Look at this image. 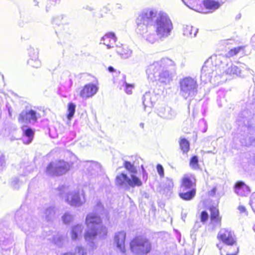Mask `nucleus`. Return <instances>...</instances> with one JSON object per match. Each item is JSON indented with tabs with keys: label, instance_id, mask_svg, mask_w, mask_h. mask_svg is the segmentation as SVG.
<instances>
[{
	"label": "nucleus",
	"instance_id": "1",
	"mask_svg": "<svg viewBox=\"0 0 255 255\" xmlns=\"http://www.w3.org/2000/svg\"><path fill=\"white\" fill-rule=\"evenodd\" d=\"M174 65V62L164 58L149 65L146 70L148 79L151 81H159L164 84H168L172 80V74L168 69Z\"/></svg>",
	"mask_w": 255,
	"mask_h": 255
},
{
	"label": "nucleus",
	"instance_id": "2",
	"mask_svg": "<svg viewBox=\"0 0 255 255\" xmlns=\"http://www.w3.org/2000/svg\"><path fill=\"white\" fill-rule=\"evenodd\" d=\"M102 223V220L100 216L96 213L88 214L85 218V224L88 227H93L87 230L84 234V238L86 240H90L98 237L99 238H105L108 234V230L106 226L102 225L98 227H94Z\"/></svg>",
	"mask_w": 255,
	"mask_h": 255
},
{
	"label": "nucleus",
	"instance_id": "3",
	"mask_svg": "<svg viewBox=\"0 0 255 255\" xmlns=\"http://www.w3.org/2000/svg\"><path fill=\"white\" fill-rule=\"evenodd\" d=\"M152 27L159 36V39L162 40L169 37L173 28V23L169 16L162 11L158 12Z\"/></svg>",
	"mask_w": 255,
	"mask_h": 255
},
{
	"label": "nucleus",
	"instance_id": "4",
	"mask_svg": "<svg viewBox=\"0 0 255 255\" xmlns=\"http://www.w3.org/2000/svg\"><path fill=\"white\" fill-rule=\"evenodd\" d=\"M158 15L157 10L153 8L143 10L137 17L135 23L136 31L140 34H143L148 26H152Z\"/></svg>",
	"mask_w": 255,
	"mask_h": 255
},
{
	"label": "nucleus",
	"instance_id": "5",
	"mask_svg": "<svg viewBox=\"0 0 255 255\" xmlns=\"http://www.w3.org/2000/svg\"><path fill=\"white\" fill-rule=\"evenodd\" d=\"M129 246L130 251L137 255H147L152 249L150 240L142 235L134 237L130 240Z\"/></svg>",
	"mask_w": 255,
	"mask_h": 255
},
{
	"label": "nucleus",
	"instance_id": "6",
	"mask_svg": "<svg viewBox=\"0 0 255 255\" xmlns=\"http://www.w3.org/2000/svg\"><path fill=\"white\" fill-rule=\"evenodd\" d=\"M180 94L185 99L193 97L197 92L198 84L196 80L191 77H185L180 81Z\"/></svg>",
	"mask_w": 255,
	"mask_h": 255
},
{
	"label": "nucleus",
	"instance_id": "7",
	"mask_svg": "<svg viewBox=\"0 0 255 255\" xmlns=\"http://www.w3.org/2000/svg\"><path fill=\"white\" fill-rule=\"evenodd\" d=\"M220 56L214 55L208 59L203 66L201 70V78L206 82L210 80L213 75V72L216 70V67L221 62Z\"/></svg>",
	"mask_w": 255,
	"mask_h": 255
},
{
	"label": "nucleus",
	"instance_id": "8",
	"mask_svg": "<svg viewBox=\"0 0 255 255\" xmlns=\"http://www.w3.org/2000/svg\"><path fill=\"white\" fill-rule=\"evenodd\" d=\"M115 184L118 186L132 188L139 187L142 185V181L137 176L131 174L129 178L127 174L124 173H121L116 177Z\"/></svg>",
	"mask_w": 255,
	"mask_h": 255
},
{
	"label": "nucleus",
	"instance_id": "9",
	"mask_svg": "<svg viewBox=\"0 0 255 255\" xmlns=\"http://www.w3.org/2000/svg\"><path fill=\"white\" fill-rule=\"evenodd\" d=\"M39 117V114H37L35 111L26 110L19 114L18 122L21 124H28L31 122H35Z\"/></svg>",
	"mask_w": 255,
	"mask_h": 255
},
{
	"label": "nucleus",
	"instance_id": "10",
	"mask_svg": "<svg viewBox=\"0 0 255 255\" xmlns=\"http://www.w3.org/2000/svg\"><path fill=\"white\" fill-rule=\"evenodd\" d=\"M217 239L227 245H237L235 236L234 233L229 229L221 230L217 235Z\"/></svg>",
	"mask_w": 255,
	"mask_h": 255
},
{
	"label": "nucleus",
	"instance_id": "11",
	"mask_svg": "<svg viewBox=\"0 0 255 255\" xmlns=\"http://www.w3.org/2000/svg\"><path fill=\"white\" fill-rule=\"evenodd\" d=\"M223 73L226 75L230 76H239L240 77H244V75L242 74V72L245 71L243 70L244 67L241 69V67H238L236 65L233 64L231 62L227 63L225 66L222 67Z\"/></svg>",
	"mask_w": 255,
	"mask_h": 255
},
{
	"label": "nucleus",
	"instance_id": "12",
	"mask_svg": "<svg viewBox=\"0 0 255 255\" xmlns=\"http://www.w3.org/2000/svg\"><path fill=\"white\" fill-rule=\"evenodd\" d=\"M98 87L93 83L85 85L80 92V96L83 99H88L94 96L98 91Z\"/></svg>",
	"mask_w": 255,
	"mask_h": 255
},
{
	"label": "nucleus",
	"instance_id": "13",
	"mask_svg": "<svg viewBox=\"0 0 255 255\" xmlns=\"http://www.w3.org/2000/svg\"><path fill=\"white\" fill-rule=\"evenodd\" d=\"M127 234L124 231L116 233L114 236V243L122 253L126 252V240Z\"/></svg>",
	"mask_w": 255,
	"mask_h": 255
},
{
	"label": "nucleus",
	"instance_id": "14",
	"mask_svg": "<svg viewBox=\"0 0 255 255\" xmlns=\"http://www.w3.org/2000/svg\"><path fill=\"white\" fill-rule=\"evenodd\" d=\"M29 58L27 60V64L33 68H38L41 67V63L38 58V51L36 49L30 48L28 50Z\"/></svg>",
	"mask_w": 255,
	"mask_h": 255
},
{
	"label": "nucleus",
	"instance_id": "15",
	"mask_svg": "<svg viewBox=\"0 0 255 255\" xmlns=\"http://www.w3.org/2000/svg\"><path fill=\"white\" fill-rule=\"evenodd\" d=\"M141 35L146 41L150 43H154L159 39V36L152 26L146 27L144 33Z\"/></svg>",
	"mask_w": 255,
	"mask_h": 255
},
{
	"label": "nucleus",
	"instance_id": "16",
	"mask_svg": "<svg viewBox=\"0 0 255 255\" xmlns=\"http://www.w3.org/2000/svg\"><path fill=\"white\" fill-rule=\"evenodd\" d=\"M158 115L162 118L171 120L175 118V112L168 106H162L158 110Z\"/></svg>",
	"mask_w": 255,
	"mask_h": 255
},
{
	"label": "nucleus",
	"instance_id": "17",
	"mask_svg": "<svg viewBox=\"0 0 255 255\" xmlns=\"http://www.w3.org/2000/svg\"><path fill=\"white\" fill-rule=\"evenodd\" d=\"M65 200L69 205L73 206H79L82 204L80 194L78 192L68 193Z\"/></svg>",
	"mask_w": 255,
	"mask_h": 255
},
{
	"label": "nucleus",
	"instance_id": "18",
	"mask_svg": "<svg viewBox=\"0 0 255 255\" xmlns=\"http://www.w3.org/2000/svg\"><path fill=\"white\" fill-rule=\"evenodd\" d=\"M234 188L235 193L241 196H246L250 193V188L243 181L237 182Z\"/></svg>",
	"mask_w": 255,
	"mask_h": 255
},
{
	"label": "nucleus",
	"instance_id": "19",
	"mask_svg": "<svg viewBox=\"0 0 255 255\" xmlns=\"http://www.w3.org/2000/svg\"><path fill=\"white\" fill-rule=\"evenodd\" d=\"M116 41L115 35L113 32L106 34L102 37L100 43H103L107 46L108 49L114 47V45Z\"/></svg>",
	"mask_w": 255,
	"mask_h": 255
},
{
	"label": "nucleus",
	"instance_id": "20",
	"mask_svg": "<svg viewBox=\"0 0 255 255\" xmlns=\"http://www.w3.org/2000/svg\"><path fill=\"white\" fill-rule=\"evenodd\" d=\"M116 52L123 59H128L132 55V51L128 46L121 44V46H117Z\"/></svg>",
	"mask_w": 255,
	"mask_h": 255
},
{
	"label": "nucleus",
	"instance_id": "21",
	"mask_svg": "<svg viewBox=\"0 0 255 255\" xmlns=\"http://www.w3.org/2000/svg\"><path fill=\"white\" fill-rule=\"evenodd\" d=\"M210 212V220L212 223L217 225H221L222 217L220 216L219 209L215 206L209 208Z\"/></svg>",
	"mask_w": 255,
	"mask_h": 255
},
{
	"label": "nucleus",
	"instance_id": "22",
	"mask_svg": "<svg viewBox=\"0 0 255 255\" xmlns=\"http://www.w3.org/2000/svg\"><path fill=\"white\" fill-rule=\"evenodd\" d=\"M195 185L196 183L195 178L193 177V179H192L190 177L185 175L181 180L180 188L181 189H182L183 190H184L185 189H190Z\"/></svg>",
	"mask_w": 255,
	"mask_h": 255
},
{
	"label": "nucleus",
	"instance_id": "23",
	"mask_svg": "<svg viewBox=\"0 0 255 255\" xmlns=\"http://www.w3.org/2000/svg\"><path fill=\"white\" fill-rule=\"evenodd\" d=\"M23 131L22 140L24 144H29L31 142L34 135V131L30 128L22 127Z\"/></svg>",
	"mask_w": 255,
	"mask_h": 255
},
{
	"label": "nucleus",
	"instance_id": "24",
	"mask_svg": "<svg viewBox=\"0 0 255 255\" xmlns=\"http://www.w3.org/2000/svg\"><path fill=\"white\" fill-rule=\"evenodd\" d=\"M84 227L82 225L77 224L72 228L71 232V238L73 240H77L83 233Z\"/></svg>",
	"mask_w": 255,
	"mask_h": 255
},
{
	"label": "nucleus",
	"instance_id": "25",
	"mask_svg": "<svg viewBox=\"0 0 255 255\" xmlns=\"http://www.w3.org/2000/svg\"><path fill=\"white\" fill-rule=\"evenodd\" d=\"M196 193V189L193 188L190 190L185 192H180L179 193V197L183 200L189 201L194 198Z\"/></svg>",
	"mask_w": 255,
	"mask_h": 255
},
{
	"label": "nucleus",
	"instance_id": "26",
	"mask_svg": "<svg viewBox=\"0 0 255 255\" xmlns=\"http://www.w3.org/2000/svg\"><path fill=\"white\" fill-rule=\"evenodd\" d=\"M153 95L150 92H146L143 95L142 98V103L144 108L151 107L153 106V103L155 102L154 99H153Z\"/></svg>",
	"mask_w": 255,
	"mask_h": 255
},
{
	"label": "nucleus",
	"instance_id": "27",
	"mask_svg": "<svg viewBox=\"0 0 255 255\" xmlns=\"http://www.w3.org/2000/svg\"><path fill=\"white\" fill-rule=\"evenodd\" d=\"M183 34L189 37H195L198 32V29L193 28L192 26L186 25L183 26Z\"/></svg>",
	"mask_w": 255,
	"mask_h": 255
},
{
	"label": "nucleus",
	"instance_id": "28",
	"mask_svg": "<svg viewBox=\"0 0 255 255\" xmlns=\"http://www.w3.org/2000/svg\"><path fill=\"white\" fill-rule=\"evenodd\" d=\"M70 168V166L68 165H64V166L56 167L52 173V175L56 176H61L65 174L69 170Z\"/></svg>",
	"mask_w": 255,
	"mask_h": 255
},
{
	"label": "nucleus",
	"instance_id": "29",
	"mask_svg": "<svg viewBox=\"0 0 255 255\" xmlns=\"http://www.w3.org/2000/svg\"><path fill=\"white\" fill-rule=\"evenodd\" d=\"M204 5L206 8L211 10H215L220 6V4L218 2L212 0H204Z\"/></svg>",
	"mask_w": 255,
	"mask_h": 255
},
{
	"label": "nucleus",
	"instance_id": "30",
	"mask_svg": "<svg viewBox=\"0 0 255 255\" xmlns=\"http://www.w3.org/2000/svg\"><path fill=\"white\" fill-rule=\"evenodd\" d=\"M180 149L183 153H186L189 149V141L183 137H181L179 140Z\"/></svg>",
	"mask_w": 255,
	"mask_h": 255
},
{
	"label": "nucleus",
	"instance_id": "31",
	"mask_svg": "<svg viewBox=\"0 0 255 255\" xmlns=\"http://www.w3.org/2000/svg\"><path fill=\"white\" fill-rule=\"evenodd\" d=\"M76 105L73 103H70L68 105V115L67 119L71 120L74 116L75 112Z\"/></svg>",
	"mask_w": 255,
	"mask_h": 255
},
{
	"label": "nucleus",
	"instance_id": "32",
	"mask_svg": "<svg viewBox=\"0 0 255 255\" xmlns=\"http://www.w3.org/2000/svg\"><path fill=\"white\" fill-rule=\"evenodd\" d=\"M240 142L243 145L249 146L255 143V139L253 137H247L246 138L241 139Z\"/></svg>",
	"mask_w": 255,
	"mask_h": 255
},
{
	"label": "nucleus",
	"instance_id": "33",
	"mask_svg": "<svg viewBox=\"0 0 255 255\" xmlns=\"http://www.w3.org/2000/svg\"><path fill=\"white\" fill-rule=\"evenodd\" d=\"M125 168L129 172L132 173H136L137 170L134 165L130 162L126 161L124 163Z\"/></svg>",
	"mask_w": 255,
	"mask_h": 255
},
{
	"label": "nucleus",
	"instance_id": "34",
	"mask_svg": "<svg viewBox=\"0 0 255 255\" xmlns=\"http://www.w3.org/2000/svg\"><path fill=\"white\" fill-rule=\"evenodd\" d=\"M244 49V47L243 46H239L237 47H235L233 49H231L227 53V55L229 57H232L235 55H236L237 54L239 53L240 51L243 50Z\"/></svg>",
	"mask_w": 255,
	"mask_h": 255
},
{
	"label": "nucleus",
	"instance_id": "35",
	"mask_svg": "<svg viewBox=\"0 0 255 255\" xmlns=\"http://www.w3.org/2000/svg\"><path fill=\"white\" fill-rule=\"evenodd\" d=\"M123 87L124 88V90L128 94H131L132 93V90L134 88V85L133 84H129L125 82Z\"/></svg>",
	"mask_w": 255,
	"mask_h": 255
},
{
	"label": "nucleus",
	"instance_id": "36",
	"mask_svg": "<svg viewBox=\"0 0 255 255\" xmlns=\"http://www.w3.org/2000/svg\"><path fill=\"white\" fill-rule=\"evenodd\" d=\"M75 254H77L78 255H87L86 250L81 246H78L75 248Z\"/></svg>",
	"mask_w": 255,
	"mask_h": 255
},
{
	"label": "nucleus",
	"instance_id": "37",
	"mask_svg": "<svg viewBox=\"0 0 255 255\" xmlns=\"http://www.w3.org/2000/svg\"><path fill=\"white\" fill-rule=\"evenodd\" d=\"M199 160H190V166L194 170L201 169V165L198 163Z\"/></svg>",
	"mask_w": 255,
	"mask_h": 255
},
{
	"label": "nucleus",
	"instance_id": "38",
	"mask_svg": "<svg viewBox=\"0 0 255 255\" xmlns=\"http://www.w3.org/2000/svg\"><path fill=\"white\" fill-rule=\"evenodd\" d=\"M209 218V215L206 211H203L201 213L200 218V221L202 223H205L207 221Z\"/></svg>",
	"mask_w": 255,
	"mask_h": 255
},
{
	"label": "nucleus",
	"instance_id": "39",
	"mask_svg": "<svg viewBox=\"0 0 255 255\" xmlns=\"http://www.w3.org/2000/svg\"><path fill=\"white\" fill-rule=\"evenodd\" d=\"M218 191L217 186L213 187L211 190L207 192V196L209 197H215Z\"/></svg>",
	"mask_w": 255,
	"mask_h": 255
},
{
	"label": "nucleus",
	"instance_id": "40",
	"mask_svg": "<svg viewBox=\"0 0 255 255\" xmlns=\"http://www.w3.org/2000/svg\"><path fill=\"white\" fill-rule=\"evenodd\" d=\"M64 157L66 158H71L74 159L76 157L75 155L71 152L70 151H65L63 152Z\"/></svg>",
	"mask_w": 255,
	"mask_h": 255
},
{
	"label": "nucleus",
	"instance_id": "41",
	"mask_svg": "<svg viewBox=\"0 0 255 255\" xmlns=\"http://www.w3.org/2000/svg\"><path fill=\"white\" fill-rule=\"evenodd\" d=\"M157 171L158 174L160 175L161 177H163L164 176V170L163 167L161 164H157L156 166Z\"/></svg>",
	"mask_w": 255,
	"mask_h": 255
},
{
	"label": "nucleus",
	"instance_id": "42",
	"mask_svg": "<svg viewBox=\"0 0 255 255\" xmlns=\"http://www.w3.org/2000/svg\"><path fill=\"white\" fill-rule=\"evenodd\" d=\"M71 216L69 215L65 214L63 217V221L65 223H68L71 219Z\"/></svg>",
	"mask_w": 255,
	"mask_h": 255
},
{
	"label": "nucleus",
	"instance_id": "43",
	"mask_svg": "<svg viewBox=\"0 0 255 255\" xmlns=\"http://www.w3.org/2000/svg\"><path fill=\"white\" fill-rule=\"evenodd\" d=\"M238 210L240 211L241 214L246 213L247 214V212L246 207L243 205H240L238 207Z\"/></svg>",
	"mask_w": 255,
	"mask_h": 255
},
{
	"label": "nucleus",
	"instance_id": "44",
	"mask_svg": "<svg viewBox=\"0 0 255 255\" xmlns=\"http://www.w3.org/2000/svg\"><path fill=\"white\" fill-rule=\"evenodd\" d=\"M142 179L145 181H146L147 180V177H148V175H147V173H146V171L144 169H142Z\"/></svg>",
	"mask_w": 255,
	"mask_h": 255
},
{
	"label": "nucleus",
	"instance_id": "45",
	"mask_svg": "<svg viewBox=\"0 0 255 255\" xmlns=\"http://www.w3.org/2000/svg\"><path fill=\"white\" fill-rule=\"evenodd\" d=\"M235 250L234 252L232 254H227V255H237L239 253V247L237 245L234 246Z\"/></svg>",
	"mask_w": 255,
	"mask_h": 255
},
{
	"label": "nucleus",
	"instance_id": "46",
	"mask_svg": "<svg viewBox=\"0 0 255 255\" xmlns=\"http://www.w3.org/2000/svg\"><path fill=\"white\" fill-rule=\"evenodd\" d=\"M251 206L253 210L255 213V199L252 201L251 203Z\"/></svg>",
	"mask_w": 255,
	"mask_h": 255
},
{
	"label": "nucleus",
	"instance_id": "47",
	"mask_svg": "<svg viewBox=\"0 0 255 255\" xmlns=\"http://www.w3.org/2000/svg\"><path fill=\"white\" fill-rule=\"evenodd\" d=\"M65 187L64 186H61L57 188V190L60 192V194H62V192L64 191Z\"/></svg>",
	"mask_w": 255,
	"mask_h": 255
},
{
	"label": "nucleus",
	"instance_id": "48",
	"mask_svg": "<svg viewBox=\"0 0 255 255\" xmlns=\"http://www.w3.org/2000/svg\"><path fill=\"white\" fill-rule=\"evenodd\" d=\"M97 206L102 210H104V206L101 203H98Z\"/></svg>",
	"mask_w": 255,
	"mask_h": 255
},
{
	"label": "nucleus",
	"instance_id": "49",
	"mask_svg": "<svg viewBox=\"0 0 255 255\" xmlns=\"http://www.w3.org/2000/svg\"><path fill=\"white\" fill-rule=\"evenodd\" d=\"M4 157H5V156L3 154V153L1 152H0V159L4 158Z\"/></svg>",
	"mask_w": 255,
	"mask_h": 255
},
{
	"label": "nucleus",
	"instance_id": "50",
	"mask_svg": "<svg viewBox=\"0 0 255 255\" xmlns=\"http://www.w3.org/2000/svg\"><path fill=\"white\" fill-rule=\"evenodd\" d=\"M86 9H88V10H89L90 11H92V10H93L94 9L93 7H90V6H87L86 7Z\"/></svg>",
	"mask_w": 255,
	"mask_h": 255
},
{
	"label": "nucleus",
	"instance_id": "51",
	"mask_svg": "<svg viewBox=\"0 0 255 255\" xmlns=\"http://www.w3.org/2000/svg\"><path fill=\"white\" fill-rule=\"evenodd\" d=\"M108 69L109 71L111 72H113L114 71V69L112 67H109Z\"/></svg>",
	"mask_w": 255,
	"mask_h": 255
},
{
	"label": "nucleus",
	"instance_id": "52",
	"mask_svg": "<svg viewBox=\"0 0 255 255\" xmlns=\"http://www.w3.org/2000/svg\"><path fill=\"white\" fill-rule=\"evenodd\" d=\"M63 255H75V254H72L70 253H66L64 254Z\"/></svg>",
	"mask_w": 255,
	"mask_h": 255
},
{
	"label": "nucleus",
	"instance_id": "53",
	"mask_svg": "<svg viewBox=\"0 0 255 255\" xmlns=\"http://www.w3.org/2000/svg\"><path fill=\"white\" fill-rule=\"evenodd\" d=\"M139 126H140V127L141 128H143V127H144V124H143V123H140V124H139Z\"/></svg>",
	"mask_w": 255,
	"mask_h": 255
},
{
	"label": "nucleus",
	"instance_id": "54",
	"mask_svg": "<svg viewBox=\"0 0 255 255\" xmlns=\"http://www.w3.org/2000/svg\"><path fill=\"white\" fill-rule=\"evenodd\" d=\"M191 159H193V160L197 159V156H194L192 157Z\"/></svg>",
	"mask_w": 255,
	"mask_h": 255
},
{
	"label": "nucleus",
	"instance_id": "55",
	"mask_svg": "<svg viewBox=\"0 0 255 255\" xmlns=\"http://www.w3.org/2000/svg\"><path fill=\"white\" fill-rule=\"evenodd\" d=\"M51 169V165H49L47 167V170H48L49 171H50Z\"/></svg>",
	"mask_w": 255,
	"mask_h": 255
},
{
	"label": "nucleus",
	"instance_id": "56",
	"mask_svg": "<svg viewBox=\"0 0 255 255\" xmlns=\"http://www.w3.org/2000/svg\"><path fill=\"white\" fill-rule=\"evenodd\" d=\"M8 113H9V115L10 116H11V112H10V110H9V109H8Z\"/></svg>",
	"mask_w": 255,
	"mask_h": 255
},
{
	"label": "nucleus",
	"instance_id": "57",
	"mask_svg": "<svg viewBox=\"0 0 255 255\" xmlns=\"http://www.w3.org/2000/svg\"><path fill=\"white\" fill-rule=\"evenodd\" d=\"M245 70L249 72L250 71V69H249V68H246Z\"/></svg>",
	"mask_w": 255,
	"mask_h": 255
},
{
	"label": "nucleus",
	"instance_id": "58",
	"mask_svg": "<svg viewBox=\"0 0 255 255\" xmlns=\"http://www.w3.org/2000/svg\"><path fill=\"white\" fill-rule=\"evenodd\" d=\"M253 229H254V231L255 232V224L254 226Z\"/></svg>",
	"mask_w": 255,
	"mask_h": 255
}]
</instances>
